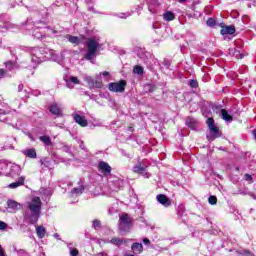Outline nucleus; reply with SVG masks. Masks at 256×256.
Instances as JSON below:
<instances>
[{
    "label": "nucleus",
    "instance_id": "f257e3e1",
    "mask_svg": "<svg viewBox=\"0 0 256 256\" xmlns=\"http://www.w3.org/2000/svg\"><path fill=\"white\" fill-rule=\"evenodd\" d=\"M43 203L39 196H33L24 204L23 218L28 225H37L41 217V207Z\"/></svg>",
    "mask_w": 256,
    "mask_h": 256
},
{
    "label": "nucleus",
    "instance_id": "f03ea898",
    "mask_svg": "<svg viewBox=\"0 0 256 256\" xmlns=\"http://www.w3.org/2000/svg\"><path fill=\"white\" fill-rule=\"evenodd\" d=\"M67 39L69 43H72V45H86L87 46V52L84 55V59L86 61H91L93 63V59L96 57V53L99 50V39L97 38H88L85 36H71L68 35Z\"/></svg>",
    "mask_w": 256,
    "mask_h": 256
},
{
    "label": "nucleus",
    "instance_id": "7ed1b4c3",
    "mask_svg": "<svg viewBox=\"0 0 256 256\" xmlns=\"http://www.w3.org/2000/svg\"><path fill=\"white\" fill-rule=\"evenodd\" d=\"M33 65H40L43 61H57L55 50L47 47H34L30 50Z\"/></svg>",
    "mask_w": 256,
    "mask_h": 256
},
{
    "label": "nucleus",
    "instance_id": "20e7f679",
    "mask_svg": "<svg viewBox=\"0 0 256 256\" xmlns=\"http://www.w3.org/2000/svg\"><path fill=\"white\" fill-rule=\"evenodd\" d=\"M137 57L146 65L149 71H156L157 67H160L161 64L159 60L153 57L151 53L145 51L144 49L138 48L137 49Z\"/></svg>",
    "mask_w": 256,
    "mask_h": 256
},
{
    "label": "nucleus",
    "instance_id": "39448f33",
    "mask_svg": "<svg viewBox=\"0 0 256 256\" xmlns=\"http://www.w3.org/2000/svg\"><path fill=\"white\" fill-rule=\"evenodd\" d=\"M45 21H33L31 19H27L26 22L22 23V26L27 31H32V35L35 39H43V32H38L37 29H45Z\"/></svg>",
    "mask_w": 256,
    "mask_h": 256
},
{
    "label": "nucleus",
    "instance_id": "423d86ee",
    "mask_svg": "<svg viewBox=\"0 0 256 256\" xmlns=\"http://www.w3.org/2000/svg\"><path fill=\"white\" fill-rule=\"evenodd\" d=\"M125 87H127V81L120 80L118 82H111L107 85V88L112 93H123L125 92Z\"/></svg>",
    "mask_w": 256,
    "mask_h": 256
},
{
    "label": "nucleus",
    "instance_id": "0eeeda50",
    "mask_svg": "<svg viewBox=\"0 0 256 256\" xmlns=\"http://www.w3.org/2000/svg\"><path fill=\"white\" fill-rule=\"evenodd\" d=\"M131 229V218L129 214H122L119 219V230L121 233H127Z\"/></svg>",
    "mask_w": 256,
    "mask_h": 256
},
{
    "label": "nucleus",
    "instance_id": "6e6552de",
    "mask_svg": "<svg viewBox=\"0 0 256 256\" xmlns=\"http://www.w3.org/2000/svg\"><path fill=\"white\" fill-rule=\"evenodd\" d=\"M13 29H17V26L11 24V22L7 20V15L0 14V33H5V31H13Z\"/></svg>",
    "mask_w": 256,
    "mask_h": 256
},
{
    "label": "nucleus",
    "instance_id": "1a4fd4ad",
    "mask_svg": "<svg viewBox=\"0 0 256 256\" xmlns=\"http://www.w3.org/2000/svg\"><path fill=\"white\" fill-rule=\"evenodd\" d=\"M8 167L9 168L6 177H11V179H17V177L21 175V166L10 162Z\"/></svg>",
    "mask_w": 256,
    "mask_h": 256
},
{
    "label": "nucleus",
    "instance_id": "9d476101",
    "mask_svg": "<svg viewBox=\"0 0 256 256\" xmlns=\"http://www.w3.org/2000/svg\"><path fill=\"white\" fill-rule=\"evenodd\" d=\"M98 170L100 173H102L105 177H108V175H111L112 168L109 165V163L105 161L98 162Z\"/></svg>",
    "mask_w": 256,
    "mask_h": 256
},
{
    "label": "nucleus",
    "instance_id": "9b49d317",
    "mask_svg": "<svg viewBox=\"0 0 256 256\" xmlns=\"http://www.w3.org/2000/svg\"><path fill=\"white\" fill-rule=\"evenodd\" d=\"M21 203H18L15 200H8L7 201V211L8 213H17V211H19V209H21Z\"/></svg>",
    "mask_w": 256,
    "mask_h": 256
},
{
    "label": "nucleus",
    "instance_id": "f8f14e48",
    "mask_svg": "<svg viewBox=\"0 0 256 256\" xmlns=\"http://www.w3.org/2000/svg\"><path fill=\"white\" fill-rule=\"evenodd\" d=\"M39 193H40L42 201H49L51 199V196L53 195V189L42 187L39 189Z\"/></svg>",
    "mask_w": 256,
    "mask_h": 256
},
{
    "label": "nucleus",
    "instance_id": "ddd939ff",
    "mask_svg": "<svg viewBox=\"0 0 256 256\" xmlns=\"http://www.w3.org/2000/svg\"><path fill=\"white\" fill-rule=\"evenodd\" d=\"M72 117H73L75 123L80 125V127H87V125H89L87 118H85V116H83V115L76 113V114H72Z\"/></svg>",
    "mask_w": 256,
    "mask_h": 256
},
{
    "label": "nucleus",
    "instance_id": "4468645a",
    "mask_svg": "<svg viewBox=\"0 0 256 256\" xmlns=\"http://www.w3.org/2000/svg\"><path fill=\"white\" fill-rule=\"evenodd\" d=\"M209 130L210 135L207 136L208 141H215V139L221 137V132L217 126H212Z\"/></svg>",
    "mask_w": 256,
    "mask_h": 256
},
{
    "label": "nucleus",
    "instance_id": "2eb2a0df",
    "mask_svg": "<svg viewBox=\"0 0 256 256\" xmlns=\"http://www.w3.org/2000/svg\"><path fill=\"white\" fill-rule=\"evenodd\" d=\"M156 200L160 203V205H163V207H171V199L167 197L165 194H158L156 196Z\"/></svg>",
    "mask_w": 256,
    "mask_h": 256
},
{
    "label": "nucleus",
    "instance_id": "dca6fc26",
    "mask_svg": "<svg viewBox=\"0 0 256 256\" xmlns=\"http://www.w3.org/2000/svg\"><path fill=\"white\" fill-rule=\"evenodd\" d=\"M78 187H75L73 188L71 191H70V195L73 197V196H76V197H79V195H83V191H85V186H84V183L83 181H80L78 183Z\"/></svg>",
    "mask_w": 256,
    "mask_h": 256
},
{
    "label": "nucleus",
    "instance_id": "f3484780",
    "mask_svg": "<svg viewBox=\"0 0 256 256\" xmlns=\"http://www.w3.org/2000/svg\"><path fill=\"white\" fill-rule=\"evenodd\" d=\"M220 27H222L220 31L222 35H235V26H225V24L221 23Z\"/></svg>",
    "mask_w": 256,
    "mask_h": 256
},
{
    "label": "nucleus",
    "instance_id": "a211bd4d",
    "mask_svg": "<svg viewBox=\"0 0 256 256\" xmlns=\"http://www.w3.org/2000/svg\"><path fill=\"white\" fill-rule=\"evenodd\" d=\"M9 165H11V162L0 160V175H5V177H7V174L9 173Z\"/></svg>",
    "mask_w": 256,
    "mask_h": 256
},
{
    "label": "nucleus",
    "instance_id": "6ab92c4d",
    "mask_svg": "<svg viewBox=\"0 0 256 256\" xmlns=\"http://www.w3.org/2000/svg\"><path fill=\"white\" fill-rule=\"evenodd\" d=\"M6 71L8 73H13V71H17L19 69V66L17 65V62L15 61H7L5 62Z\"/></svg>",
    "mask_w": 256,
    "mask_h": 256
},
{
    "label": "nucleus",
    "instance_id": "aec40b11",
    "mask_svg": "<svg viewBox=\"0 0 256 256\" xmlns=\"http://www.w3.org/2000/svg\"><path fill=\"white\" fill-rule=\"evenodd\" d=\"M131 249L133 253H135L136 255H139L140 253H143V244L139 242H135L132 244Z\"/></svg>",
    "mask_w": 256,
    "mask_h": 256
},
{
    "label": "nucleus",
    "instance_id": "412c9836",
    "mask_svg": "<svg viewBox=\"0 0 256 256\" xmlns=\"http://www.w3.org/2000/svg\"><path fill=\"white\" fill-rule=\"evenodd\" d=\"M110 243H112V245H116V247H122V245H127V239L112 238Z\"/></svg>",
    "mask_w": 256,
    "mask_h": 256
},
{
    "label": "nucleus",
    "instance_id": "4be33fe9",
    "mask_svg": "<svg viewBox=\"0 0 256 256\" xmlns=\"http://www.w3.org/2000/svg\"><path fill=\"white\" fill-rule=\"evenodd\" d=\"M186 125L189 129L195 131L197 129V120H195V118L188 117L186 118Z\"/></svg>",
    "mask_w": 256,
    "mask_h": 256
},
{
    "label": "nucleus",
    "instance_id": "5701e85b",
    "mask_svg": "<svg viewBox=\"0 0 256 256\" xmlns=\"http://www.w3.org/2000/svg\"><path fill=\"white\" fill-rule=\"evenodd\" d=\"M112 185L114 189H123V187L125 186V180L121 178H116L112 181Z\"/></svg>",
    "mask_w": 256,
    "mask_h": 256
},
{
    "label": "nucleus",
    "instance_id": "b1692460",
    "mask_svg": "<svg viewBox=\"0 0 256 256\" xmlns=\"http://www.w3.org/2000/svg\"><path fill=\"white\" fill-rule=\"evenodd\" d=\"M36 235L38 239H44L45 235H47V229H45L43 226H37Z\"/></svg>",
    "mask_w": 256,
    "mask_h": 256
},
{
    "label": "nucleus",
    "instance_id": "393cba45",
    "mask_svg": "<svg viewBox=\"0 0 256 256\" xmlns=\"http://www.w3.org/2000/svg\"><path fill=\"white\" fill-rule=\"evenodd\" d=\"M25 183V178L24 177H19L16 182H13L8 185L9 189H17V187H21V185H24Z\"/></svg>",
    "mask_w": 256,
    "mask_h": 256
},
{
    "label": "nucleus",
    "instance_id": "a878e982",
    "mask_svg": "<svg viewBox=\"0 0 256 256\" xmlns=\"http://www.w3.org/2000/svg\"><path fill=\"white\" fill-rule=\"evenodd\" d=\"M39 140L41 141V143H43L46 147H51L53 145V142L51 141V137L44 135V136H40Z\"/></svg>",
    "mask_w": 256,
    "mask_h": 256
},
{
    "label": "nucleus",
    "instance_id": "bb28decb",
    "mask_svg": "<svg viewBox=\"0 0 256 256\" xmlns=\"http://www.w3.org/2000/svg\"><path fill=\"white\" fill-rule=\"evenodd\" d=\"M23 153L24 155H26V157H29L30 159H37V151H35L34 148L24 150Z\"/></svg>",
    "mask_w": 256,
    "mask_h": 256
},
{
    "label": "nucleus",
    "instance_id": "cd10ccee",
    "mask_svg": "<svg viewBox=\"0 0 256 256\" xmlns=\"http://www.w3.org/2000/svg\"><path fill=\"white\" fill-rule=\"evenodd\" d=\"M220 117L226 121V123H231L233 121V116H231L226 109L223 110L222 114H220Z\"/></svg>",
    "mask_w": 256,
    "mask_h": 256
},
{
    "label": "nucleus",
    "instance_id": "c85d7f7f",
    "mask_svg": "<svg viewBox=\"0 0 256 256\" xmlns=\"http://www.w3.org/2000/svg\"><path fill=\"white\" fill-rule=\"evenodd\" d=\"M40 165L42 166V169H51V160L49 158H43L40 160Z\"/></svg>",
    "mask_w": 256,
    "mask_h": 256
},
{
    "label": "nucleus",
    "instance_id": "c756f323",
    "mask_svg": "<svg viewBox=\"0 0 256 256\" xmlns=\"http://www.w3.org/2000/svg\"><path fill=\"white\" fill-rule=\"evenodd\" d=\"M164 21H173L175 19V13L172 11H166L163 13Z\"/></svg>",
    "mask_w": 256,
    "mask_h": 256
},
{
    "label": "nucleus",
    "instance_id": "7c9ffc66",
    "mask_svg": "<svg viewBox=\"0 0 256 256\" xmlns=\"http://www.w3.org/2000/svg\"><path fill=\"white\" fill-rule=\"evenodd\" d=\"M148 5V11L150 13H155V5H157V0H146Z\"/></svg>",
    "mask_w": 256,
    "mask_h": 256
},
{
    "label": "nucleus",
    "instance_id": "2f4dec72",
    "mask_svg": "<svg viewBox=\"0 0 256 256\" xmlns=\"http://www.w3.org/2000/svg\"><path fill=\"white\" fill-rule=\"evenodd\" d=\"M50 113H52V115H61V109L56 103H54L50 105Z\"/></svg>",
    "mask_w": 256,
    "mask_h": 256
},
{
    "label": "nucleus",
    "instance_id": "473e14b6",
    "mask_svg": "<svg viewBox=\"0 0 256 256\" xmlns=\"http://www.w3.org/2000/svg\"><path fill=\"white\" fill-rule=\"evenodd\" d=\"M176 211H177V216L181 219L183 215H185V205L179 204Z\"/></svg>",
    "mask_w": 256,
    "mask_h": 256
},
{
    "label": "nucleus",
    "instance_id": "72a5a7b5",
    "mask_svg": "<svg viewBox=\"0 0 256 256\" xmlns=\"http://www.w3.org/2000/svg\"><path fill=\"white\" fill-rule=\"evenodd\" d=\"M152 29L157 33L158 35H161V31H163V27H161V24L159 22H154L152 24Z\"/></svg>",
    "mask_w": 256,
    "mask_h": 256
},
{
    "label": "nucleus",
    "instance_id": "f704fd0d",
    "mask_svg": "<svg viewBox=\"0 0 256 256\" xmlns=\"http://www.w3.org/2000/svg\"><path fill=\"white\" fill-rule=\"evenodd\" d=\"M83 79L84 81H86V83H88L90 87H92V85H95V79H93V77L87 74H83Z\"/></svg>",
    "mask_w": 256,
    "mask_h": 256
},
{
    "label": "nucleus",
    "instance_id": "c9c22d12",
    "mask_svg": "<svg viewBox=\"0 0 256 256\" xmlns=\"http://www.w3.org/2000/svg\"><path fill=\"white\" fill-rule=\"evenodd\" d=\"M145 169H146V167L141 164L133 167L134 173H145Z\"/></svg>",
    "mask_w": 256,
    "mask_h": 256
},
{
    "label": "nucleus",
    "instance_id": "e433bc0d",
    "mask_svg": "<svg viewBox=\"0 0 256 256\" xmlns=\"http://www.w3.org/2000/svg\"><path fill=\"white\" fill-rule=\"evenodd\" d=\"M212 110L214 111V113H216L217 115H221L222 112L225 110L223 109V105H214L212 107Z\"/></svg>",
    "mask_w": 256,
    "mask_h": 256
},
{
    "label": "nucleus",
    "instance_id": "4c0bfd02",
    "mask_svg": "<svg viewBox=\"0 0 256 256\" xmlns=\"http://www.w3.org/2000/svg\"><path fill=\"white\" fill-rule=\"evenodd\" d=\"M133 72L136 75H143V73H145V71L143 70V67H141L139 65L134 66Z\"/></svg>",
    "mask_w": 256,
    "mask_h": 256
},
{
    "label": "nucleus",
    "instance_id": "58836bf2",
    "mask_svg": "<svg viewBox=\"0 0 256 256\" xmlns=\"http://www.w3.org/2000/svg\"><path fill=\"white\" fill-rule=\"evenodd\" d=\"M14 253H17L18 256H31L24 249L14 248Z\"/></svg>",
    "mask_w": 256,
    "mask_h": 256
},
{
    "label": "nucleus",
    "instance_id": "ea45409f",
    "mask_svg": "<svg viewBox=\"0 0 256 256\" xmlns=\"http://www.w3.org/2000/svg\"><path fill=\"white\" fill-rule=\"evenodd\" d=\"M11 73H9L7 70L0 69V79H5V77H11Z\"/></svg>",
    "mask_w": 256,
    "mask_h": 256
},
{
    "label": "nucleus",
    "instance_id": "a19ab883",
    "mask_svg": "<svg viewBox=\"0 0 256 256\" xmlns=\"http://www.w3.org/2000/svg\"><path fill=\"white\" fill-rule=\"evenodd\" d=\"M206 25L208 27H215L217 25V21L215 20V18H209L207 21H206Z\"/></svg>",
    "mask_w": 256,
    "mask_h": 256
},
{
    "label": "nucleus",
    "instance_id": "79ce46f5",
    "mask_svg": "<svg viewBox=\"0 0 256 256\" xmlns=\"http://www.w3.org/2000/svg\"><path fill=\"white\" fill-rule=\"evenodd\" d=\"M208 129H211V127H215V120L213 119V117H208V119L206 120Z\"/></svg>",
    "mask_w": 256,
    "mask_h": 256
},
{
    "label": "nucleus",
    "instance_id": "37998d69",
    "mask_svg": "<svg viewBox=\"0 0 256 256\" xmlns=\"http://www.w3.org/2000/svg\"><path fill=\"white\" fill-rule=\"evenodd\" d=\"M92 227H93V229H99V228H101V220H99V219L93 220V222H92Z\"/></svg>",
    "mask_w": 256,
    "mask_h": 256
},
{
    "label": "nucleus",
    "instance_id": "c03bdc74",
    "mask_svg": "<svg viewBox=\"0 0 256 256\" xmlns=\"http://www.w3.org/2000/svg\"><path fill=\"white\" fill-rule=\"evenodd\" d=\"M189 85L192 89H197V87H199V82L195 79H191L189 80Z\"/></svg>",
    "mask_w": 256,
    "mask_h": 256
},
{
    "label": "nucleus",
    "instance_id": "a18cd8bd",
    "mask_svg": "<svg viewBox=\"0 0 256 256\" xmlns=\"http://www.w3.org/2000/svg\"><path fill=\"white\" fill-rule=\"evenodd\" d=\"M117 211H118L117 206H111L108 209V215L113 216V215L117 214Z\"/></svg>",
    "mask_w": 256,
    "mask_h": 256
},
{
    "label": "nucleus",
    "instance_id": "49530a36",
    "mask_svg": "<svg viewBox=\"0 0 256 256\" xmlns=\"http://www.w3.org/2000/svg\"><path fill=\"white\" fill-rule=\"evenodd\" d=\"M208 203L210 205H217V196H209L208 198Z\"/></svg>",
    "mask_w": 256,
    "mask_h": 256
},
{
    "label": "nucleus",
    "instance_id": "de8ad7c7",
    "mask_svg": "<svg viewBox=\"0 0 256 256\" xmlns=\"http://www.w3.org/2000/svg\"><path fill=\"white\" fill-rule=\"evenodd\" d=\"M68 80H70L74 85H79L81 83V81H79V78L75 76H70Z\"/></svg>",
    "mask_w": 256,
    "mask_h": 256
},
{
    "label": "nucleus",
    "instance_id": "09e8293b",
    "mask_svg": "<svg viewBox=\"0 0 256 256\" xmlns=\"http://www.w3.org/2000/svg\"><path fill=\"white\" fill-rule=\"evenodd\" d=\"M65 83H66V87H67L68 89H73V87H75V84L72 83V82L69 80V78H65Z\"/></svg>",
    "mask_w": 256,
    "mask_h": 256
},
{
    "label": "nucleus",
    "instance_id": "8fccbe9b",
    "mask_svg": "<svg viewBox=\"0 0 256 256\" xmlns=\"http://www.w3.org/2000/svg\"><path fill=\"white\" fill-rule=\"evenodd\" d=\"M69 251H70V256H77V255H79V250H77V248L69 247Z\"/></svg>",
    "mask_w": 256,
    "mask_h": 256
},
{
    "label": "nucleus",
    "instance_id": "3c124183",
    "mask_svg": "<svg viewBox=\"0 0 256 256\" xmlns=\"http://www.w3.org/2000/svg\"><path fill=\"white\" fill-rule=\"evenodd\" d=\"M92 87H95L96 89H101L103 87V82L94 80V85H92Z\"/></svg>",
    "mask_w": 256,
    "mask_h": 256
},
{
    "label": "nucleus",
    "instance_id": "603ef678",
    "mask_svg": "<svg viewBox=\"0 0 256 256\" xmlns=\"http://www.w3.org/2000/svg\"><path fill=\"white\" fill-rule=\"evenodd\" d=\"M163 67H165V69H169V67H171V61L165 59L162 63Z\"/></svg>",
    "mask_w": 256,
    "mask_h": 256
},
{
    "label": "nucleus",
    "instance_id": "864d4df0",
    "mask_svg": "<svg viewBox=\"0 0 256 256\" xmlns=\"http://www.w3.org/2000/svg\"><path fill=\"white\" fill-rule=\"evenodd\" d=\"M120 19H127V17H131V13H120L118 14Z\"/></svg>",
    "mask_w": 256,
    "mask_h": 256
},
{
    "label": "nucleus",
    "instance_id": "5fc2aeb1",
    "mask_svg": "<svg viewBox=\"0 0 256 256\" xmlns=\"http://www.w3.org/2000/svg\"><path fill=\"white\" fill-rule=\"evenodd\" d=\"M120 153L121 155H123V157H127L128 159H131V154L127 153V151L120 149Z\"/></svg>",
    "mask_w": 256,
    "mask_h": 256
},
{
    "label": "nucleus",
    "instance_id": "6e6d98bb",
    "mask_svg": "<svg viewBox=\"0 0 256 256\" xmlns=\"http://www.w3.org/2000/svg\"><path fill=\"white\" fill-rule=\"evenodd\" d=\"M7 229V223L0 221V231H5Z\"/></svg>",
    "mask_w": 256,
    "mask_h": 256
},
{
    "label": "nucleus",
    "instance_id": "4d7b16f0",
    "mask_svg": "<svg viewBox=\"0 0 256 256\" xmlns=\"http://www.w3.org/2000/svg\"><path fill=\"white\" fill-rule=\"evenodd\" d=\"M244 179L245 181H249L251 183L253 181V176H251V174H245Z\"/></svg>",
    "mask_w": 256,
    "mask_h": 256
},
{
    "label": "nucleus",
    "instance_id": "13d9d810",
    "mask_svg": "<svg viewBox=\"0 0 256 256\" xmlns=\"http://www.w3.org/2000/svg\"><path fill=\"white\" fill-rule=\"evenodd\" d=\"M47 31H49V33H51V35H57V30L51 28V27H46Z\"/></svg>",
    "mask_w": 256,
    "mask_h": 256
},
{
    "label": "nucleus",
    "instance_id": "bf43d9fd",
    "mask_svg": "<svg viewBox=\"0 0 256 256\" xmlns=\"http://www.w3.org/2000/svg\"><path fill=\"white\" fill-rule=\"evenodd\" d=\"M143 7H144V4H139L137 7H136V13H140V11H143Z\"/></svg>",
    "mask_w": 256,
    "mask_h": 256
},
{
    "label": "nucleus",
    "instance_id": "052dcab7",
    "mask_svg": "<svg viewBox=\"0 0 256 256\" xmlns=\"http://www.w3.org/2000/svg\"><path fill=\"white\" fill-rule=\"evenodd\" d=\"M142 242L144 245H151V240H149V238H143Z\"/></svg>",
    "mask_w": 256,
    "mask_h": 256
},
{
    "label": "nucleus",
    "instance_id": "680f3d73",
    "mask_svg": "<svg viewBox=\"0 0 256 256\" xmlns=\"http://www.w3.org/2000/svg\"><path fill=\"white\" fill-rule=\"evenodd\" d=\"M209 115H211V110H204L203 111V116L204 117H209Z\"/></svg>",
    "mask_w": 256,
    "mask_h": 256
},
{
    "label": "nucleus",
    "instance_id": "e2e57ef3",
    "mask_svg": "<svg viewBox=\"0 0 256 256\" xmlns=\"http://www.w3.org/2000/svg\"><path fill=\"white\" fill-rule=\"evenodd\" d=\"M32 95H34V97H39V95H41V92L38 90H33Z\"/></svg>",
    "mask_w": 256,
    "mask_h": 256
},
{
    "label": "nucleus",
    "instance_id": "0e129e2a",
    "mask_svg": "<svg viewBox=\"0 0 256 256\" xmlns=\"http://www.w3.org/2000/svg\"><path fill=\"white\" fill-rule=\"evenodd\" d=\"M0 256H6L5 249H3V246L0 245Z\"/></svg>",
    "mask_w": 256,
    "mask_h": 256
},
{
    "label": "nucleus",
    "instance_id": "69168bd1",
    "mask_svg": "<svg viewBox=\"0 0 256 256\" xmlns=\"http://www.w3.org/2000/svg\"><path fill=\"white\" fill-rule=\"evenodd\" d=\"M54 239H57V241H61V236H59L58 233L53 234Z\"/></svg>",
    "mask_w": 256,
    "mask_h": 256
},
{
    "label": "nucleus",
    "instance_id": "338daca9",
    "mask_svg": "<svg viewBox=\"0 0 256 256\" xmlns=\"http://www.w3.org/2000/svg\"><path fill=\"white\" fill-rule=\"evenodd\" d=\"M100 75H103V77H109V72L104 71V72H101Z\"/></svg>",
    "mask_w": 256,
    "mask_h": 256
},
{
    "label": "nucleus",
    "instance_id": "774afa93",
    "mask_svg": "<svg viewBox=\"0 0 256 256\" xmlns=\"http://www.w3.org/2000/svg\"><path fill=\"white\" fill-rule=\"evenodd\" d=\"M96 256H107V253H105V252H100V253H98Z\"/></svg>",
    "mask_w": 256,
    "mask_h": 256
}]
</instances>
